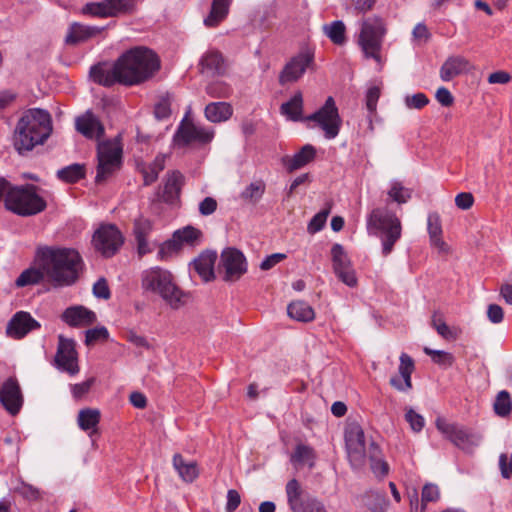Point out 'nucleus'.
Here are the masks:
<instances>
[{"label": "nucleus", "mask_w": 512, "mask_h": 512, "mask_svg": "<svg viewBox=\"0 0 512 512\" xmlns=\"http://www.w3.org/2000/svg\"><path fill=\"white\" fill-rule=\"evenodd\" d=\"M160 68L158 56L146 47H135L121 55L114 64L100 63L90 70L94 82L110 87L114 84L132 86L154 76Z\"/></svg>", "instance_id": "nucleus-1"}, {"label": "nucleus", "mask_w": 512, "mask_h": 512, "mask_svg": "<svg viewBox=\"0 0 512 512\" xmlns=\"http://www.w3.org/2000/svg\"><path fill=\"white\" fill-rule=\"evenodd\" d=\"M36 261L54 287L71 286L79 279L83 260L74 248L41 246L36 250Z\"/></svg>", "instance_id": "nucleus-2"}, {"label": "nucleus", "mask_w": 512, "mask_h": 512, "mask_svg": "<svg viewBox=\"0 0 512 512\" xmlns=\"http://www.w3.org/2000/svg\"><path fill=\"white\" fill-rule=\"evenodd\" d=\"M52 118L47 110L30 108L23 112L13 133V146L23 155L42 145L52 133Z\"/></svg>", "instance_id": "nucleus-3"}, {"label": "nucleus", "mask_w": 512, "mask_h": 512, "mask_svg": "<svg viewBox=\"0 0 512 512\" xmlns=\"http://www.w3.org/2000/svg\"><path fill=\"white\" fill-rule=\"evenodd\" d=\"M142 288L161 296L173 309H178L185 303V294L176 285L173 275L160 267L143 272Z\"/></svg>", "instance_id": "nucleus-4"}, {"label": "nucleus", "mask_w": 512, "mask_h": 512, "mask_svg": "<svg viewBox=\"0 0 512 512\" xmlns=\"http://www.w3.org/2000/svg\"><path fill=\"white\" fill-rule=\"evenodd\" d=\"M386 33V24L379 16L374 15L361 21L357 44L364 58L373 59L379 66L384 63L382 47Z\"/></svg>", "instance_id": "nucleus-5"}, {"label": "nucleus", "mask_w": 512, "mask_h": 512, "mask_svg": "<svg viewBox=\"0 0 512 512\" xmlns=\"http://www.w3.org/2000/svg\"><path fill=\"white\" fill-rule=\"evenodd\" d=\"M46 201L32 184L14 186L5 198L7 210L23 217L36 215L46 209Z\"/></svg>", "instance_id": "nucleus-6"}, {"label": "nucleus", "mask_w": 512, "mask_h": 512, "mask_svg": "<svg viewBox=\"0 0 512 512\" xmlns=\"http://www.w3.org/2000/svg\"><path fill=\"white\" fill-rule=\"evenodd\" d=\"M367 229L370 234L377 235L382 232V254L389 255L394 244L401 237V223L394 215L383 209H373L367 220Z\"/></svg>", "instance_id": "nucleus-7"}, {"label": "nucleus", "mask_w": 512, "mask_h": 512, "mask_svg": "<svg viewBox=\"0 0 512 512\" xmlns=\"http://www.w3.org/2000/svg\"><path fill=\"white\" fill-rule=\"evenodd\" d=\"M435 425L446 439L465 452H471L479 444L480 436L463 425L441 417L436 419Z\"/></svg>", "instance_id": "nucleus-8"}, {"label": "nucleus", "mask_w": 512, "mask_h": 512, "mask_svg": "<svg viewBox=\"0 0 512 512\" xmlns=\"http://www.w3.org/2000/svg\"><path fill=\"white\" fill-rule=\"evenodd\" d=\"M304 121H311L320 127L327 139H334L339 134L342 119L339 115L333 97L329 96L324 105L316 112L305 117Z\"/></svg>", "instance_id": "nucleus-9"}, {"label": "nucleus", "mask_w": 512, "mask_h": 512, "mask_svg": "<svg viewBox=\"0 0 512 512\" xmlns=\"http://www.w3.org/2000/svg\"><path fill=\"white\" fill-rule=\"evenodd\" d=\"M98 165L95 181L104 182L121 166L122 147L115 141H106L98 145Z\"/></svg>", "instance_id": "nucleus-10"}, {"label": "nucleus", "mask_w": 512, "mask_h": 512, "mask_svg": "<svg viewBox=\"0 0 512 512\" xmlns=\"http://www.w3.org/2000/svg\"><path fill=\"white\" fill-rule=\"evenodd\" d=\"M345 442L349 461L354 468L365 464L368 446L364 431L358 423H350L345 430Z\"/></svg>", "instance_id": "nucleus-11"}, {"label": "nucleus", "mask_w": 512, "mask_h": 512, "mask_svg": "<svg viewBox=\"0 0 512 512\" xmlns=\"http://www.w3.org/2000/svg\"><path fill=\"white\" fill-rule=\"evenodd\" d=\"M93 245L104 257H112L123 245L120 230L112 224L102 225L93 235Z\"/></svg>", "instance_id": "nucleus-12"}, {"label": "nucleus", "mask_w": 512, "mask_h": 512, "mask_svg": "<svg viewBox=\"0 0 512 512\" xmlns=\"http://www.w3.org/2000/svg\"><path fill=\"white\" fill-rule=\"evenodd\" d=\"M220 268L225 272L223 279L227 282L239 280L247 271L244 254L236 248H226L220 256Z\"/></svg>", "instance_id": "nucleus-13"}, {"label": "nucleus", "mask_w": 512, "mask_h": 512, "mask_svg": "<svg viewBox=\"0 0 512 512\" xmlns=\"http://www.w3.org/2000/svg\"><path fill=\"white\" fill-rule=\"evenodd\" d=\"M133 10L132 0H103L87 3L82 7V14L93 17H115Z\"/></svg>", "instance_id": "nucleus-14"}, {"label": "nucleus", "mask_w": 512, "mask_h": 512, "mask_svg": "<svg viewBox=\"0 0 512 512\" xmlns=\"http://www.w3.org/2000/svg\"><path fill=\"white\" fill-rule=\"evenodd\" d=\"M314 63V54L309 51H303L292 57L284 66L279 75L280 85L294 83L298 81L306 70Z\"/></svg>", "instance_id": "nucleus-15"}, {"label": "nucleus", "mask_w": 512, "mask_h": 512, "mask_svg": "<svg viewBox=\"0 0 512 512\" xmlns=\"http://www.w3.org/2000/svg\"><path fill=\"white\" fill-rule=\"evenodd\" d=\"M214 137V131L202 125L195 124L192 120L184 118L178 127L175 141L181 145L191 142L208 143Z\"/></svg>", "instance_id": "nucleus-16"}, {"label": "nucleus", "mask_w": 512, "mask_h": 512, "mask_svg": "<svg viewBox=\"0 0 512 512\" xmlns=\"http://www.w3.org/2000/svg\"><path fill=\"white\" fill-rule=\"evenodd\" d=\"M54 361L59 369L69 373L70 375H75L79 372L75 342L72 339H67L64 336L59 335L58 347Z\"/></svg>", "instance_id": "nucleus-17"}, {"label": "nucleus", "mask_w": 512, "mask_h": 512, "mask_svg": "<svg viewBox=\"0 0 512 512\" xmlns=\"http://www.w3.org/2000/svg\"><path fill=\"white\" fill-rule=\"evenodd\" d=\"M0 403L9 414L14 416L19 413L23 396L15 378H8L0 387Z\"/></svg>", "instance_id": "nucleus-18"}, {"label": "nucleus", "mask_w": 512, "mask_h": 512, "mask_svg": "<svg viewBox=\"0 0 512 512\" xmlns=\"http://www.w3.org/2000/svg\"><path fill=\"white\" fill-rule=\"evenodd\" d=\"M40 327V323L35 320L30 313L19 311L9 320L6 327V334L14 339H22L29 332L37 330Z\"/></svg>", "instance_id": "nucleus-19"}, {"label": "nucleus", "mask_w": 512, "mask_h": 512, "mask_svg": "<svg viewBox=\"0 0 512 512\" xmlns=\"http://www.w3.org/2000/svg\"><path fill=\"white\" fill-rule=\"evenodd\" d=\"M62 320L71 327H85L96 322V314L84 306H72L67 308L62 316Z\"/></svg>", "instance_id": "nucleus-20"}, {"label": "nucleus", "mask_w": 512, "mask_h": 512, "mask_svg": "<svg viewBox=\"0 0 512 512\" xmlns=\"http://www.w3.org/2000/svg\"><path fill=\"white\" fill-rule=\"evenodd\" d=\"M76 130L86 138H99L104 134V127L100 120L91 112L86 111L75 120Z\"/></svg>", "instance_id": "nucleus-21"}, {"label": "nucleus", "mask_w": 512, "mask_h": 512, "mask_svg": "<svg viewBox=\"0 0 512 512\" xmlns=\"http://www.w3.org/2000/svg\"><path fill=\"white\" fill-rule=\"evenodd\" d=\"M103 31L104 27L89 26L74 22L68 29L65 37V43L68 45H76L97 37Z\"/></svg>", "instance_id": "nucleus-22"}, {"label": "nucleus", "mask_w": 512, "mask_h": 512, "mask_svg": "<svg viewBox=\"0 0 512 512\" xmlns=\"http://www.w3.org/2000/svg\"><path fill=\"white\" fill-rule=\"evenodd\" d=\"M201 73L208 76L224 75L227 63L223 55L217 50L206 52L200 60Z\"/></svg>", "instance_id": "nucleus-23"}, {"label": "nucleus", "mask_w": 512, "mask_h": 512, "mask_svg": "<svg viewBox=\"0 0 512 512\" xmlns=\"http://www.w3.org/2000/svg\"><path fill=\"white\" fill-rule=\"evenodd\" d=\"M414 371V361L407 354L403 353L400 356L399 377H392L390 384L398 391H408L412 388L411 374Z\"/></svg>", "instance_id": "nucleus-24"}, {"label": "nucleus", "mask_w": 512, "mask_h": 512, "mask_svg": "<svg viewBox=\"0 0 512 512\" xmlns=\"http://www.w3.org/2000/svg\"><path fill=\"white\" fill-rule=\"evenodd\" d=\"M216 259V252L204 251L193 261V268L203 281L209 282L215 278L214 264Z\"/></svg>", "instance_id": "nucleus-25"}, {"label": "nucleus", "mask_w": 512, "mask_h": 512, "mask_svg": "<svg viewBox=\"0 0 512 512\" xmlns=\"http://www.w3.org/2000/svg\"><path fill=\"white\" fill-rule=\"evenodd\" d=\"M316 149L307 144L303 146L294 156H285L282 158V164L289 172L300 169L314 160Z\"/></svg>", "instance_id": "nucleus-26"}, {"label": "nucleus", "mask_w": 512, "mask_h": 512, "mask_svg": "<svg viewBox=\"0 0 512 512\" xmlns=\"http://www.w3.org/2000/svg\"><path fill=\"white\" fill-rule=\"evenodd\" d=\"M469 62L462 56H451L446 59L440 68V78L450 81L468 69Z\"/></svg>", "instance_id": "nucleus-27"}, {"label": "nucleus", "mask_w": 512, "mask_h": 512, "mask_svg": "<svg viewBox=\"0 0 512 512\" xmlns=\"http://www.w3.org/2000/svg\"><path fill=\"white\" fill-rule=\"evenodd\" d=\"M286 495L291 511L303 512L307 498H303V489L296 479H291L286 484Z\"/></svg>", "instance_id": "nucleus-28"}, {"label": "nucleus", "mask_w": 512, "mask_h": 512, "mask_svg": "<svg viewBox=\"0 0 512 512\" xmlns=\"http://www.w3.org/2000/svg\"><path fill=\"white\" fill-rule=\"evenodd\" d=\"M316 453L314 449L305 444H298L294 452L290 456V461L296 469L308 466L310 469L314 467Z\"/></svg>", "instance_id": "nucleus-29"}, {"label": "nucleus", "mask_w": 512, "mask_h": 512, "mask_svg": "<svg viewBox=\"0 0 512 512\" xmlns=\"http://www.w3.org/2000/svg\"><path fill=\"white\" fill-rule=\"evenodd\" d=\"M366 458L369 459L371 470L376 476L383 477L388 474L389 466L382 459V451L376 442H369Z\"/></svg>", "instance_id": "nucleus-30"}, {"label": "nucleus", "mask_w": 512, "mask_h": 512, "mask_svg": "<svg viewBox=\"0 0 512 512\" xmlns=\"http://www.w3.org/2000/svg\"><path fill=\"white\" fill-rule=\"evenodd\" d=\"M204 113L208 121L219 123L228 120L233 114V109L227 102H212L205 107Z\"/></svg>", "instance_id": "nucleus-31"}, {"label": "nucleus", "mask_w": 512, "mask_h": 512, "mask_svg": "<svg viewBox=\"0 0 512 512\" xmlns=\"http://www.w3.org/2000/svg\"><path fill=\"white\" fill-rule=\"evenodd\" d=\"M101 414L98 409L84 408L78 413L77 422L79 427L89 433L90 436L97 432Z\"/></svg>", "instance_id": "nucleus-32"}, {"label": "nucleus", "mask_w": 512, "mask_h": 512, "mask_svg": "<svg viewBox=\"0 0 512 512\" xmlns=\"http://www.w3.org/2000/svg\"><path fill=\"white\" fill-rule=\"evenodd\" d=\"M173 467L185 482H193L199 475L196 462H186L181 454L173 456Z\"/></svg>", "instance_id": "nucleus-33"}, {"label": "nucleus", "mask_w": 512, "mask_h": 512, "mask_svg": "<svg viewBox=\"0 0 512 512\" xmlns=\"http://www.w3.org/2000/svg\"><path fill=\"white\" fill-rule=\"evenodd\" d=\"M303 111V96L301 92H297L287 102L283 103L280 107L282 115L286 116L292 121H301L305 118L302 117Z\"/></svg>", "instance_id": "nucleus-34"}, {"label": "nucleus", "mask_w": 512, "mask_h": 512, "mask_svg": "<svg viewBox=\"0 0 512 512\" xmlns=\"http://www.w3.org/2000/svg\"><path fill=\"white\" fill-rule=\"evenodd\" d=\"M232 0H213L209 15L205 18L204 24L208 27L217 26L228 14Z\"/></svg>", "instance_id": "nucleus-35"}, {"label": "nucleus", "mask_w": 512, "mask_h": 512, "mask_svg": "<svg viewBox=\"0 0 512 512\" xmlns=\"http://www.w3.org/2000/svg\"><path fill=\"white\" fill-rule=\"evenodd\" d=\"M288 315L300 322H310L315 318L314 309L304 301H293L287 307Z\"/></svg>", "instance_id": "nucleus-36"}, {"label": "nucleus", "mask_w": 512, "mask_h": 512, "mask_svg": "<svg viewBox=\"0 0 512 512\" xmlns=\"http://www.w3.org/2000/svg\"><path fill=\"white\" fill-rule=\"evenodd\" d=\"M165 159V155L159 154L152 163L141 166L144 185H151L158 179L159 173L165 168Z\"/></svg>", "instance_id": "nucleus-37"}, {"label": "nucleus", "mask_w": 512, "mask_h": 512, "mask_svg": "<svg viewBox=\"0 0 512 512\" xmlns=\"http://www.w3.org/2000/svg\"><path fill=\"white\" fill-rule=\"evenodd\" d=\"M184 184V177L179 171L168 173L164 186V196L167 201H171L179 196Z\"/></svg>", "instance_id": "nucleus-38"}, {"label": "nucleus", "mask_w": 512, "mask_h": 512, "mask_svg": "<svg viewBox=\"0 0 512 512\" xmlns=\"http://www.w3.org/2000/svg\"><path fill=\"white\" fill-rule=\"evenodd\" d=\"M323 32L336 45L341 46L346 42V27L340 20L325 24Z\"/></svg>", "instance_id": "nucleus-39"}, {"label": "nucleus", "mask_w": 512, "mask_h": 512, "mask_svg": "<svg viewBox=\"0 0 512 512\" xmlns=\"http://www.w3.org/2000/svg\"><path fill=\"white\" fill-rule=\"evenodd\" d=\"M46 278V273L40 268H28L24 270L16 279L15 284L17 287H25L28 285L39 284Z\"/></svg>", "instance_id": "nucleus-40"}, {"label": "nucleus", "mask_w": 512, "mask_h": 512, "mask_svg": "<svg viewBox=\"0 0 512 512\" xmlns=\"http://www.w3.org/2000/svg\"><path fill=\"white\" fill-rule=\"evenodd\" d=\"M266 190V185L262 180H256L250 183L240 194V198L248 203L256 204L260 201Z\"/></svg>", "instance_id": "nucleus-41"}, {"label": "nucleus", "mask_w": 512, "mask_h": 512, "mask_svg": "<svg viewBox=\"0 0 512 512\" xmlns=\"http://www.w3.org/2000/svg\"><path fill=\"white\" fill-rule=\"evenodd\" d=\"M431 325L437 331V333L445 340L451 341L457 339L458 337L456 329L448 326L445 323L442 315L439 314L438 312H435L433 314L431 319Z\"/></svg>", "instance_id": "nucleus-42"}, {"label": "nucleus", "mask_w": 512, "mask_h": 512, "mask_svg": "<svg viewBox=\"0 0 512 512\" xmlns=\"http://www.w3.org/2000/svg\"><path fill=\"white\" fill-rule=\"evenodd\" d=\"M331 256L333 263L334 273L346 270L351 266L350 260L348 259L342 245L336 243L331 248Z\"/></svg>", "instance_id": "nucleus-43"}, {"label": "nucleus", "mask_w": 512, "mask_h": 512, "mask_svg": "<svg viewBox=\"0 0 512 512\" xmlns=\"http://www.w3.org/2000/svg\"><path fill=\"white\" fill-rule=\"evenodd\" d=\"M494 412L500 417H507L512 411V400L510 394L506 390L500 391L495 399Z\"/></svg>", "instance_id": "nucleus-44"}, {"label": "nucleus", "mask_w": 512, "mask_h": 512, "mask_svg": "<svg viewBox=\"0 0 512 512\" xmlns=\"http://www.w3.org/2000/svg\"><path fill=\"white\" fill-rule=\"evenodd\" d=\"M201 235V231L192 226H187L174 232V237L180 247H182L183 244L193 245Z\"/></svg>", "instance_id": "nucleus-45"}, {"label": "nucleus", "mask_w": 512, "mask_h": 512, "mask_svg": "<svg viewBox=\"0 0 512 512\" xmlns=\"http://www.w3.org/2000/svg\"><path fill=\"white\" fill-rule=\"evenodd\" d=\"M84 168L79 164L67 166L57 172L58 177L69 183H75L84 177Z\"/></svg>", "instance_id": "nucleus-46"}, {"label": "nucleus", "mask_w": 512, "mask_h": 512, "mask_svg": "<svg viewBox=\"0 0 512 512\" xmlns=\"http://www.w3.org/2000/svg\"><path fill=\"white\" fill-rule=\"evenodd\" d=\"M424 353L431 357L432 361L443 367H451L455 361L454 356L446 351L433 350L429 347L423 349Z\"/></svg>", "instance_id": "nucleus-47"}, {"label": "nucleus", "mask_w": 512, "mask_h": 512, "mask_svg": "<svg viewBox=\"0 0 512 512\" xmlns=\"http://www.w3.org/2000/svg\"><path fill=\"white\" fill-rule=\"evenodd\" d=\"M331 212V204H327L325 209H322L310 220L307 226V231L310 234H315L323 229L326 220Z\"/></svg>", "instance_id": "nucleus-48"}, {"label": "nucleus", "mask_w": 512, "mask_h": 512, "mask_svg": "<svg viewBox=\"0 0 512 512\" xmlns=\"http://www.w3.org/2000/svg\"><path fill=\"white\" fill-rule=\"evenodd\" d=\"M392 201L398 204H404L411 198V191L405 188L400 182H393L391 189L388 191Z\"/></svg>", "instance_id": "nucleus-49"}, {"label": "nucleus", "mask_w": 512, "mask_h": 512, "mask_svg": "<svg viewBox=\"0 0 512 512\" xmlns=\"http://www.w3.org/2000/svg\"><path fill=\"white\" fill-rule=\"evenodd\" d=\"M231 92L230 86L223 81L211 82L206 87V93L214 98H226Z\"/></svg>", "instance_id": "nucleus-50"}, {"label": "nucleus", "mask_w": 512, "mask_h": 512, "mask_svg": "<svg viewBox=\"0 0 512 512\" xmlns=\"http://www.w3.org/2000/svg\"><path fill=\"white\" fill-rule=\"evenodd\" d=\"M365 505L373 512H383L385 497L379 492H370L365 496Z\"/></svg>", "instance_id": "nucleus-51"}, {"label": "nucleus", "mask_w": 512, "mask_h": 512, "mask_svg": "<svg viewBox=\"0 0 512 512\" xmlns=\"http://www.w3.org/2000/svg\"><path fill=\"white\" fill-rule=\"evenodd\" d=\"M153 229V223L151 220L139 217L134 221V235L135 238L148 237Z\"/></svg>", "instance_id": "nucleus-52"}, {"label": "nucleus", "mask_w": 512, "mask_h": 512, "mask_svg": "<svg viewBox=\"0 0 512 512\" xmlns=\"http://www.w3.org/2000/svg\"><path fill=\"white\" fill-rule=\"evenodd\" d=\"M181 249L179 243L176 241L175 237L173 236L172 239L164 242L158 251V258L160 260H166L173 254L177 253Z\"/></svg>", "instance_id": "nucleus-53"}, {"label": "nucleus", "mask_w": 512, "mask_h": 512, "mask_svg": "<svg viewBox=\"0 0 512 512\" xmlns=\"http://www.w3.org/2000/svg\"><path fill=\"white\" fill-rule=\"evenodd\" d=\"M405 419L414 432H420L425 425L423 416L415 412L412 408L406 410Z\"/></svg>", "instance_id": "nucleus-54"}, {"label": "nucleus", "mask_w": 512, "mask_h": 512, "mask_svg": "<svg viewBox=\"0 0 512 512\" xmlns=\"http://www.w3.org/2000/svg\"><path fill=\"white\" fill-rule=\"evenodd\" d=\"M109 337L108 330L105 327H96L86 331V345H92L99 340H107Z\"/></svg>", "instance_id": "nucleus-55"}, {"label": "nucleus", "mask_w": 512, "mask_h": 512, "mask_svg": "<svg viewBox=\"0 0 512 512\" xmlns=\"http://www.w3.org/2000/svg\"><path fill=\"white\" fill-rule=\"evenodd\" d=\"M429 237L442 236V225L437 213H430L427 220Z\"/></svg>", "instance_id": "nucleus-56"}, {"label": "nucleus", "mask_w": 512, "mask_h": 512, "mask_svg": "<svg viewBox=\"0 0 512 512\" xmlns=\"http://www.w3.org/2000/svg\"><path fill=\"white\" fill-rule=\"evenodd\" d=\"M439 497H440V492H439V488L437 485L431 484V483L424 485V487L422 489V497H421V502L423 504L426 505L428 502H435L439 499Z\"/></svg>", "instance_id": "nucleus-57"}, {"label": "nucleus", "mask_w": 512, "mask_h": 512, "mask_svg": "<svg viewBox=\"0 0 512 512\" xmlns=\"http://www.w3.org/2000/svg\"><path fill=\"white\" fill-rule=\"evenodd\" d=\"M429 103V99L424 93H416L405 98V104L410 109H422Z\"/></svg>", "instance_id": "nucleus-58"}, {"label": "nucleus", "mask_w": 512, "mask_h": 512, "mask_svg": "<svg viewBox=\"0 0 512 512\" xmlns=\"http://www.w3.org/2000/svg\"><path fill=\"white\" fill-rule=\"evenodd\" d=\"M93 294L95 297L100 299H109L111 296L110 289L105 278H100L93 285Z\"/></svg>", "instance_id": "nucleus-59"}, {"label": "nucleus", "mask_w": 512, "mask_h": 512, "mask_svg": "<svg viewBox=\"0 0 512 512\" xmlns=\"http://www.w3.org/2000/svg\"><path fill=\"white\" fill-rule=\"evenodd\" d=\"M380 97V88L377 86L370 87L366 93V107L370 113L376 111L377 102Z\"/></svg>", "instance_id": "nucleus-60"}, {"label": "nucleus", "mask_w": 512, "mask_h": 512, "mask_svg": "<svg viewBox=\"0 0 512 512\" xmlns=\"http://www.w3.org/2000/svg\"><path fill=\"white\" fill-rule=\"evenodd\" d=\"M94 383H95V378L91 377L82 383L72 385L71 389H72V394H73L74 398L80 399L81 397H83L85 394H87L89 392V390L91 389V387Z\"/></svg>", "instance_id": "nucleus-61"}, {"label": "nucleus", "mask_w": 512, "mask_h": 512, "mask_svg": "<svg viewBox=\"0 0 512 512\" xmlns=\"http://www.w3.org/2000/svg\"><path fill=\"white\" fill-rule=\"evenodd\" d=\"M170 99L169 97H163L156 105H155V116L158 119L168 118L171 114L170 109Z\"/></svg>", "instance_id": "nucleus-62"}, {"label": "nucleus", "mask_w": 512, "mask_h": 512, "mask_svg": "<svg viewBox=\"0 0 512 512\" xmlns=\"http://www.w3.org/2000/svg\"><path fill=\"white\" fill-rule=\"evenodd\" d=\"M286 255L283 253H274L267 256L260 264V269L267 271L273 268L275 265L286 259Z\"/></svg>", "instance_id": "nucleus-63"}, {"label": "nucleus", "mask_w": 512, "mask_h": 512, "mask_svg": "<svg viewBox=\"0 0 512 512\" xmlns=\"http://www.w3.org/2000/svg\"><path fill=\"white\" fill-rule=\"evenodd\" d=\"M241 503V497L237 490L230 489L227 492L226 511L234 512Z\"/></svg>", "instance_id": "nucleus-64"}]
</instances>
